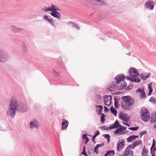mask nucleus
I'll return each instance as SVG.
<instances>
[{"instance_id":"f257e3e1","label":"nucleus","mask_w":156,"mask_h":156,"mask_svg":"<svg viewBox=\"0 0 156 156\" xmlns=\"http://www.w3.org/2000/svg\"><path fill=\"white\" fill-rule=\"evenodd\" d=\"M121 99L123 101L121 103V106L125 110H129L130 109V107L134 104V99L129 95L122 96Z\"/></svg>"},{"instance_id":"f03ea898","label":"nucleus","mask_w":156,"mask_h":156,"mask_svg":"<svg viewBox=\"0 0 156 156\" xmlns=\"http://www.w3.org/2000/svg\"><path fill=\"white\" fill-rule=\"evenodd\" d=\"M141 118V119L145 122H147L150 119V114L147 108L143 107L140 111Z\"/></svg>"},{"instance_id":"7ed1b4c3","label":"nucleus","mask_w":156,"mask_h":156,"mask_svg":"<svg viewBox=\"0 0 156 156\" xmlns=\"http://www.w3.org/2000/svg\"><path fill=\"white\" fill-rule=\"evenodd\" d=\"M126 78L127 80H130L132 82H133V79L131 77H126L123 74H120L118 75L115 77V80L116 81V83L117 84L120 83L122 81H123Z\"/></svg>"},{"instance_id":"20e7f679","label":"nucleus","mask_w":156,"mask_h":156,"mask_svg":"<svg viewBox=\"0 0 156 156\" xmlns=\"http://www.w3.org/2000/svg\"><path fill=\"white\" fill-rule=\"evenodd\" d=\"M51 13H50L51 16L53 17L60 19L61 18L60 14L57 11H60V10L57 7L53 4H51Z\"/></svg>"},{"instance_id":"39448f33","label":"nucleus","mask_w":156,"mask_h":156,"mask_svg":"<svg viewBox=\"0 0 156 156\" xmlns=\"http://www.w3.org/2000/svg\"><path fill=\"white\" fill-rule=\"evenodd\" d=\"M135 147L134 144H130L126 148L124 151V153H123L122 155L124 156H134L133 151L132 150H130V148L133 149Z\"/></svg>"},{"instance_id":"423d86ee","label":"nucleus","mask_w":156,"mask_h":156,"mask_svg":"<svg viewBox=\"0 0 156 156\" xmlns=\"http://www.w3.org/2000/svg\"><path fill=\"white\" fill-rule=\"evenodd\" d=\"M9 59L8 54L4 50L0 48V62H4Z\"/></svg>"},{"instance_id":"0eeeda50","label":"nucleus","mask_w":156,"mask_h":156,"mask_svg":"<svg viewBox=\"0 0 156 156\" xmlns=\"http://www.w3.org/2000/svg\"><path fill=\"white\" fill-rule=\"evenodd\" d=\"M28 108L27 105L23 103L19 104L17 111L20 113H23L27 111Z\"/></svg>"},{"instance_id":"6e6552de","label":"nucleus","mask_w":156,"mask_h":156,"mask_svg":"<svg viewBox=\"0 0 156 156\" xmlns=\"http://www.w3.org/2000/svg\"><path fill=\"white\" fill-rule=\"evenodd\" d=\"M19 104L16 100H11L8 108L16 110H17Z\"/></svg>"},{"instance_id":"1a4fd4ad","label":"nucleus","mask_w":156,"mask_h":156,"mask_svg":"<svg viewBox=\"0 0 156 156\" xmlns=\"http://www.w3.org/2000/svg\"><path fill=\"white\" fill-rule=\"evenodd\" d=\"M155 5L154 2L152 0H148L144 4V6L147 8H149L152 10Z\"/></svg>"},{"instance_id":"9d476101","label":"nucleus","mask_w":156,"mask_h":156,"mask_svg":"<svg viewBox=\"0 0 156 156\" xmlns=\"http://www.w3.org/2000/svg\"><path fill=\"white\" fill-rule=\"evenodd\" d=\"M16 111V110L8 108V109L6 112V115L7 116H10L13 119L15 117Z\"/></svg>"},{"instance_id":"9b49d317","label":"nucleus","mask_w":156,"mask_h":156,"mask_svg":"<svg viewBox=\"0 0 156 156\" xmlns=\"http://www.w3.org/2000/svg\"><path fill=\"white\" fill-rule=\"evenodd\" d=\"M112 96L111 95H105L104 97L105 104L107 106H109L112 103Z\"/></svg>"},{"instance_id":"f8f14e48","label":"nucleus","mask_w":156,"mask_h":156,"mask_svg":"<svg viewBox=\"0 0 156 156\" xmlns=\"http://www.w3.org/2000/svg\"><path fill=\"white\" fill-rule=\"evenodd\" d=\"M119 83L118 84H117V89L118 90L120 91L124 89L126 87L127 84L124 81L123 82H122L119 85Z\"/></svg>"},{"instance_id":"ddd939ff","label":"nucleus","mask_w":156,"mask_h":156,"mask_svg":"<svg viewBox=\"0 0 156 156\" xmlns=\"http://www.w3.org/2000/svg\"><path fill=\"white\" fill-rule=\"evenodd\" d=\"M125 142V141L123 139L121 140L120 143H119V141L118 142L117 146V149L118 151H120L121 148L123 147L125 145L124 144Z\"/></svg>"},{"instance_id":"4468645a","label":"nucleus","mask_w":156,"mask_h":156,"mask_svg":"<svg viewBox=\"0 0 156 156\" xmlns=\"http://www.w3.org/2000/svg\"><path fill=\"white\" fill-rule=\"evenodd\" d=\"M69 122L68 121L65 119H62V130H66L67 129L68 126Z\"/></svg>"},{"instance_id":"2eb2a0df","label":"nucleus","mask_w":156,"mask_h":156,"mask_svg":"<svg viewBox=\"0 0 156 156\" xmlns=\"http://www.w3.org/2000/svg\"><path fill=\"white\" fill-rule=\"evenodd\" d=\"M10 29L11 31L14 33L19 32L24 30L23 28H18L14 25L11 26L10 27Z\"/></svg>"},{"instance_id":"dca6fc26","label":"nucleus","mask_w":156,"mask_h":156,"mask_svg":"<svg viewBox=\"0 0 156 156\" xmlns=\"http://www.w3.org/2000/svg\"><path fill=\"white\" fill-rule=\"evenodd\" d=\"M121 125L119 121L117 120H116L110 126V129H117L120 127Z\"/></svg>"},{"instance_id":"f3484780","label":"nucleus","mask_w":156,"mask_h":156,"mask_svg":"<svg viewBox=\"0 0 156 156\" xmlns=\"http://www.w3.org/2000/svg\"><path fill=\"white\" fill-rule=\"evenodd\" d=\"M96 108V111L97 113L99 115H101L102 114L101 113L102 112V110L103 109V107L102 105H96L95 106Z\"/></svg>"},{"instance_id":"a211bd4d","label":"nucleus","mask_w":156,"mask_h":156,"mask_svg":"<svg viewBox=\"0 0 156 156\" xmlns=\"http://www.w3.org/2000/svg\"><path fill=\"white\" fill-rule=\"evenodd\" d=\"M137 71V69L133 67L129 68V73L130 76L133 78L134 74H135V73Z\"/></svg>"},{"instance_id":"6ab92c4d","label":"nucleus","mask_w":156,"mask_h":156,"mask_svg":"<svg viewBox=\"0 0 156 156\" xmlns=\"http://www.w3.org/2000/svg\"><path fill=\"white\" fill-rule=\"evenodd\" d=\"M36 121L34 122H30V128L31 129H34V128L38 129L39 125H38L36 123Z\"/></svg>"},{"instance_id":"aec40b11","label":"nucleus","mask_w":156,"mask_h":156,"mask_svg":"<svg viewBox=\"0 0 156 156\" xmlns=\"http://www.w3.org/2000/svg\"><path fill=\"white\" fill-rule=\"evenodd\" d=\"M21 49L22 51L24 53H28V50L27 48L24 43H23L22 44Z\"/></svg>"},{"instance_id":"412c9836","label":"nucleus","mask_w":156,"mask_h":156,"mask_svg":"<svg viewBox=\"0 0 156 156\" xmlns=\"http://www.w3.org/2000/svg\"><path fill=\"white\" fill-rule=\"evenodd\" d=\"M145 74L146 75L145 76L143 74L141 73V75L140 76V77L141 79L143 80H145L150 75V73H146Z\"/></svg>"},{"instance_id":"4be33fe9","label":"nucleus","mask_w":156,"mask_h":156,"mask_svg":"<svg viewBox=\"0 0 156 156\" xmlns=\"http://www.w3.org/2000/svg\"><path fill=\"white\" fill-rule=\"evenodd\" d=\"M96 5L103 6L106 5L107 4L104 1L102 0H97Z\"/></svg>"},{"instance_id":"5701e85b","label":"nucleus","mask_w":156,"mask_h":156,"mask_svg":"<svg viewBox=\"0 0 156 156\" xmlns=\"http://www.w3.org/2000/svg\"><path fill=\"white\" fill-rule=\"evenodd\" d=\"M116 81H115V82L114 81H113L112 83H110L109 85V87H111L112 89L113 90L115 89H117V85H116Z\"/></svg>"},{"instance_id":"b1692460","label":"nucleus","mask_w":156,"mask_h":156,"mask_svg":"<svg viewBox=\"0 0 156 156\" xmlns=\"http://www.w3.org/2000/svg\"><path fill=\"white\" fill-rule=\"evenodd\" d=\"M87 135L86 134H84L82 135V139L83 140H85L84 141V144H86L89 141V138L87 136Z\"/></svg>"},{"instance_id":"393cba45","label":"nucleus","mask_w":156,"mask_h":156,"mask_svg":"<svg viewBox=\"0 0 156 156\" xmlns=\"http://www.w3.org/2000/svg\"><path fill=\"white\" fill-rule=\"evenodd\" d=\"M117 129H116L114 132V133L115 134H119L120 135H121L120 134L122 133V134H123L125 133H122V130L120 128V127H119V128H117Z\"/></svg>"},{"instance_id":"a878e982","label":"nucleus","mask_w":156,"mask_h":156,"mask_svg":"<svg viewBox=\"0 0 156 156\" xmlns=\"http://www.w3.org/2000/svg\"><path fill=\"white\" fill-rule=\"evenodd\" d=\"M111 112L115 116L117 115V112L116 109H115L113 106H111L110 109Z\"/></svg>"},{"instance_id":"bb28decb","label":"nucleus","mask_w":156,"mask_h":156,"mask_svg":"<svg viewBox=\"0 0 156 156\" xmlns=\"http://www.w3.org/2000/svg\"><path fill=\"white\" fill-rule=\"evenodd\" d=\"M108 153V156H114L115 154V151L114 150H108L107 151Z\"/></svg>"},{"instance_id":"cd10ccee","label":"nucleus","mask_w":156,"mask_h":156,"mask_svg":"<svg viewBox=\"0 0 156 156\" xmlns=\"http://www.w3.org/2000/svg\"><path fill=\"white\" fill-rule=\"evenodd\" d=\"M148 152V150L147 148H145V146H144L142 152V156H147L145 154L147 153Z\"/></svg>"},{"instance_id":"c85d7f7f","label":"nucleus","mask_w":156,"mask_h":156,"mask_svg":"<svg viewBox=\"0 0 156 156\" xmlns=\"http://www.w3.org/2000/svg\"><path fill=\"white\" fill-rule=\"evenodd\" d=\"M101 115V123L102 124H103L105 123L106 115L104 113H102Z\"/></svg>"},{"instance_id":"c756f323","label":"nucleus","mask_w":156,"mask_h":156,"mask_svg":"<svg viewBox=\"0 0 156 156\" xmlns=\"http://www.w3.org/2000/svg\"><path fill=\"white\" fill-rule=\"evenodd\" d=\"M102 136H104L105 138L107 139L108 143H109L110 141V136L108 134H104Z\"/></svg>"},{"instance_id":"7c9ffc66","label":"nucleus","mask_w":156,"mask_h":156,"mask_svg":"<svg viewBox=\"0 0 156 156\" xmlns=\"http://www.w3.org/2000/svg\"><path fill=\"white\" fill-rule=\"evenodd\" d=\"M42 10L44 12H47L49 11H51V12L52 8H51V7H44L43 9H42Z\"/></svg>"},{"instance_id":"2f4dec72","label":"nucleus","mask_w":156,"mask_h":156,"mask_svg":"<svg viewBox=\"0 0 156 156\" xmlns=\"http://www.w3.org/2000/svg\"><path fill=\"white\" fill-rule=\"evenodd\" d=\"M87 3L92 5H96L97 0H85Z\"/></svg>"},{"instance_id":"473e14b6","label":"nucleus","mask_w":156,"mask_h":156,"mask_svg":"<svg viewBox=\"0 0 156 156\" xmlns=\"http://www.w3.org/2000/svg\"><path fill=\"white\" fill-rule=\"evenodd\" d=\"M96 101L97 102H99L101 101V96L99 94H97L96 95Z\"/></svg>"},{"instance_id":"72a5a7b5","label":"nucleus","mask_w":156,"mask_h":156,"mask_svg":"<svg viewBox=\"0 0 156 156\" xmlns=\"http://www.w3.org/2000/svg\"><path fill=\"white\" fill-rule=\"evenodd\" d=\"M149 101L156 104V99L154 97H151Z\"/></svg>"},{"instance_id":"f704fd0d","label":"nucleus","mask_w":156,"mask_h":156,"mask_svg":"<svg viewBox=\"0 0 156 156\" xmlns=\"http://www.w3.org/2000/svg\"><path fill=\"white\" fill-rule=\"evenodd\" d=\"M156 117V115H155L154 117H152V116L151 117V119L150 120L151 123H154L156 122V120L155 119V117Z\"/></svg>"},{"instance_id":"c9c22d12","label":"nucleus","mask_w":156,"mask_h":156,"mask_svg":"<svg viewBox=\"0 0 156 156\" xmlns=\"http://www.w3.org/2000/svg\"><path fill=\"white\" fill-rule=\"evenodd\" d=\"M71 23L74 28H76L78 30L80 29L79 27L76 23L73 22H71Z\"/></svg>"},{"instance_id":"e433bc0d","label":"nucleus","mask_w":156,"mask_h":156,"mask_svg":"<svg viewBox=\"0 0 156 156\" xmlns=\"http://www.w3.org/2000/svg\"><path fill=\"white\" fill-rule=\"evenodd\" d=\"M140 99L144 98L146 97V95L144 91L140 94Z\"/></svg>"},{"instance_id":"4c0bfd02","label":"nucleus","mask_w":156,"mask_h":156,"mask_svg":"<svg viewBox=\"0 0 156 156\" xmlns=\"http://www.w3.org/2000/svg\"><path fill=\"white\" fill-rule=\"evenodd\" d=\"M139 128V127L138 126H136V127H130L129 128V129H130V130H132V131H136L137 130V129Z\"/></svg>"},{"instance_id":"58836bf2","label":"nucleus","mask_w":156,"mask_h":156,"mask_svg":"<svg viewBox=\"0 0 156 156\" xmlns=\"http://www.w3.org/2000/svg\"><path fill=\"white\" fill-rule=\"evenodd\" d=\"M141 142H142L141 140H137L136 142H134L133 143V144H134L135 147H136L138 145H140V144Z\"/></svg>"},{"instance_id":"ea45409f","label":"nucleus","mask_w":156,"mask_h":156,"mask_svg":"<svg viewBox=\"0 0 156 156\" xmlns=\"http://www.w3.org/2000/svg\"><path fill=\"white\" fill-rule=\"evenodd\" d=\"M141 80L140 78L138 77L137 78H135L133 79V82L135 83H139L140 81Z\"/></svg>"},{"instance_id":"a19ab883","label":"nucleus","mask_w":156,"mask_h":156,"mask_svg":"<svg viewBox=\"0 0 156 156\" xmlns=\"http://www.w3.org/2000/svg\"><path fill=\"white\" fill-rule=\"evenodd\" d=\"M144 91V90L143 88L142 89H141V88H139L137 89L136 90V92L137 93L139 92V93H140V94H141V93L143 92Z\"/></svg>"},{"instance_id":"79ce46f5","label":"nucleus","mask_w":156,"mask_h":156,"mask_svg":"<svg viewBox=\"0 0 156 156\" xmlns=\"http://www.w3.org/2000/svg\"><path fill=\"white\" fill-rule=\"evenodd\" d=\"M147 133V132L146 130L142 131L141 132L139 133V134L140 135V137H141L144 134H145Z\"/></svg>"},{"instance_id":"37998d69","label":"nucleus","mask_w":156,"mask_h":156,"mask_svg":"<svg viewBox=\"0 0 156 156\" xmlns=\"http://www.w3.org/2000/svg\"><path fill=\"white\" fill-rule=\"evenodd\" d=\"M136 72L135 73V74H134V75H133V78L138 77V76H141L140 75H140V74L139 73L137 70V71H136Z\"/></svg>"},{"instance_id":"c03bdc74","label":"nucleus","mask_w":156,"mask_h":156,"mask_svg":"<svg viewBox=\"0 0 156 156\" xmlns=\"http://www.w3.org/2000/svg\"><path fill=\"white\" fill-rule=\"evenodd\" d=\"M152 83H151L148 84V89L149 90V91H153V90L151 86L152 85Z\"/></svg>"},{"instance_id":"a18cd8bd","label":"nucleus","mask_w":156,"mask_h":156,"mask_svg":"<svg viewBox=\"0 0 156 156\" xmlns=\"http://www.w3.org/2000/svg\"><path fill=\"white\" fill-rule=\"evenodd\" d=\"M127 115H127V114H122V115H120L119 116V118L120 119L121 118V119H122V118L123 119H125V117H126V116H127Z\"/></svg>"},{"instance_id":"49530a36","label":"nucleus","mask_w":156,"mask_h":156,"mask_svg":"<svg viewBox=\"0 0 156 156\" xmlns=\"http://www.w3.org/2000/svg\"><path fill=\"white\" fill-rule=\"evenodd\" d=\"M133 84H132V85H128L125 89V90L128 91L132 89Z\"/></svg>"},{"instance_id":"de8ad7c7","label":"nucleus","mask_w":156,"mask_h":156,"mask_svg":"<svg viewBox=\"0 0 156 156\" xmlns=\"http://www.w3.org/2000/svg\"><path fill=\"white\" fill-rule=\"evenodd\" d=\"M156 150L155 149V147L153 148V150L152 149H151V153L152 156H155L154 154V152Z\"/></svg>"},{"instance_id":"09e8293b","label":"nucleus","mask_w":156,"mask_h":156,"mask_svg":"<svg viewBox=\"0 0 156 156\" xmlns=\"http://www.w3.org/2000/svg\"><path fill=\"white\" fill-rule=\"evenodd\" d=\"M130 117H126L125 118V119H121V118H120V119L123 120L125 122H128L129 121V119H130Z\"/></svg>"},{"instance_id":"8fccbe9b","label":"nucleus","mask_w":156,"mask_h":156,"mask_svg":"<svg viewBox=\"0 0 156 156\" xmlns=\"http://www.w3.org/2000/svg\"><path fill=\"white\" fill-rule=\"evenodd\" d=\"M48 23H49L53 27H55L54 22L51 19H50L48 21Z\"/></svg>"},{"instance_id":"3c124183","label":"nucleus","mask_w":156,"mask_h":156,"mask_svg":"<svg viewBox=\"0 0 156 156\" xmlns=\"http://www.w3.org/2000/svg\"><path fill=\"white\" fill-rule=\"evenodd\" d=\"M126 140L128 142H130L133 140L132 136H130Z\"/></svg>"},{"instance_id":"603ef678","label":"nucleus","mask_w":156,"mask_h":156,"mask_svg":"<svg viewBox=\"0 0 156 156\" xmlns=\"http://www.w3.org/2000/svg\"><path fill=\"white\" fill-rule=\"evenodd\" d=\"M101 129H102L106 130L107 131L109 129H110V126L108 128L105 127V126H102L101 128Z\"/></svg>"},{"instance_id":"864d4df0","label":"nucleus","mask_w":156,"mask_h":156,"mask_svg":"<svg viewBox=\"0 0 156 156\" xmlns=\"http://www.w3.org/2000/svg\"><path fill=\"white\" fill-rule=\"evenodd\" d=\"M104 143H102L100 144H97L95 147H96L98 149V148L101 147L102 146H104Z\"/></svg>"},{"instance_id":"5fc2aeb1","label":"nucleus","mask_w":156,"mask_h":156,"mask_svg":"<svg viewBox=\"0 0 156 156\" xmlns=\"http://www.w3.org/2000/svg\"><path fill=\"white\" fill-rule=\"evenodd\" d=\"M119 104V102L116 101H114V105H115V107L116 108H119V105H118Z\"/></svg>"},{"instance_id":"6e6d98bb","label":"nucleus","mask_w":156,"mask_h":156,"mask_svg":"<svg viewBox=\"0 0 156 156\" xmlns=\"http://www.w3.org/2000/svg\"><path fill=\"white\" fill-rule=\"evenodd\" d=\"M100 133L98 130L96 131L94 133V136H95L97 137L100 134Z\"/></svg>"},{"instance_id":"4d7b16f0","label":"nucleus","mask_w":156,"mask_h":156,"mask_svg":"<svg viewBox=\"0 0 156 156\" xmlns=\"http://www.w3.org/2000/svg\"><path fill=\"white\" fill-rule=\"evenodd\" d=\"M120 128L121 129V130H122V132L123 131H125L127 129V127H124L123 126L121 125V126L120 127Z\"/></svg>"},{"instance_id":"13d9d810","label":"nucleus","mask_w":156,"mask_h":156,"mask_svg":"<svg viewBox=\"0 0 156 156\" xmlns=\"http://www.w3.org/2000/svg\"><path fill=\"white\" fill-rule=\"evenodd\" d=\"M43 19L44 20H47L48 22L49 20L50 19L47 15L43 16Z\"/></svg>"},{"instance_id":"bf43d9fd","label":"nucleus","mask_w":156,"mask_h":156,"mask_svg":"<svg viewBox=\"0 0 156 156\" xmlns=\"http://www.w3.org/2000/svg\"><path fill=\"white\" fill-rule=\"evenodd\" d=\"M120 98L119 97H118L117 96H115L114 97V101L119 102L118 101L119 100Z\"/></svg>"},{"instance_id":"052dcab7","label":"nucleus","mask_w":156,"mask_h":156,"mask_svg":"<svg viewBox=\"0 0 156 156\" xmlns=\"http://www.w3.org/2000/svg\"><path fill=\"white\" fill-rule=\"evenodd\" d=\"M94 152L96 154H98L99 152L98 149L95 146L94 148Z\"/></svg>"},{"instance_id":"680f3d73","label":"nucleus","mask_w":156,"mask_h":156,"mask_svg":"<svg viewBox=\"0 0 156 156\" xmlns=\"http://www.w3.org/2000/svg\"><path fill=\"white\" fill-rule=\"evenodd\" d=\"M81 154L84 155V156H88V154H87L86 151H83V152L81 153Z\"/></svg>"},{"instance_id":"e2e57ef3","label":"nucleus","mask_w":156,"mask_h":156,"mask_svg":"<svg viewBox=\"0 0 156 156\" xmlns=\"http://www.w3.org/2000/svg\"><path fill=\"white\" fill-rule=\"evenodd\" d=\"M132 137L133 140H135V139L138 138L139 137V136L138 135H133L132 136Z\"/></svg>"},{"instance_id":"0e129e2a","label":"nucleus","mask_w":156,"mask_h":156,"mask_svg":"<svg viewBox=\"0 0 156 156\" xmlns=\"http://www.w3.org/2000/svg\"><path fill=\"white\" fill-rule=\"evenodd\" d=\"M104 108H105L104 112L105 113L107 112H108L109 109L105 106H104Z\"/></svg>"},{"instance_id":"69168bd1","label":"nucleus","mask_w":156,"mask_h":156,"mask_svg":"<svg viewBox=\"0 0 156 156\" xmlns=\"http://www.w3.org/2000/svg\"><path fill=\"white\" fill-rule=\"evenodd\" d=\"M96 137V136H94H94L92 137V141L95 144L96 143V142H95V138Z\"/></svg>"},{"instance_id":"338daca9","label":"nucleus","mask_w":156,"mask_h":156,"mask_svg":"<svg viewBox=\"0 0 156 156\" xmlns=\"http://www.w3.org/2000/svg\"><path fill=\"white\" fill-rule=\"evenodd\" d=\"M155 146V143L153 142L151 147V149H153V148H154V147Z\"/></svg>"},{"instance_id":"774afa93","label":"nucleus","mask_w":156,"mask_h":156,"mask_svg":"<svg viewBox=\"0 0 156 156\" xmlns=\"http://www.w3.org/2000/svg\"><path fill=\"white\" fill-rule=\"evenodd\" d=\"M53 71H54L53 72V73H55V75L57 76H58L59 75V73L57 72H56L55 70H53Z\"/></svg>"}]
</instances>
